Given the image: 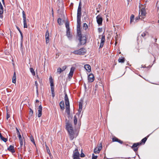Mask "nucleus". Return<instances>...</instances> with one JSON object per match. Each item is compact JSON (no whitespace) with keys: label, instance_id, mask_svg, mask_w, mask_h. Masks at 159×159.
Returning a JSON list of instances; mask_svg holds the SVG:
<instances>
[{"label":"nucleus","instance_id":"nucleus-1","mask_svg":"<svg viewBox=\"0 0 159 159\" xmlns=\"http://www.w3.org/2000/svg\"><path fill=\"white\" fill-rule=\"evenodd\" d=\"M66 129L68 133L70 140H73L78 136V133L73 129L72 125L69 121H67L66 123Z\"/></svg>","mask_w":159,"mask_h":159},{"label":"nucleus","instance_id":"nucleus-2","mask_svg":"<svg viewBox=\"0 0 159 159\" xmlns=\"http://www.w3.org/2000/svg\"><path fill=\"white\" fill-rule=\"evenodd\" d=\"M65 101L66 105V111L67 114L69 115H70V103L67 95L66 93L65 95Z\"/></svg>","mask_w":159,"mask_h":159},{"label":"nucleus","instance_id":"nucleus-3","mask_svg":"<svg viewBox=\"0 0 159 159\" xmlns=\"http://www.w3.org/2000/svg\"><path fill=\"white\" fill-rule=\"evenodd\" d=\"M86 52V50L84 48L74 50L72 53L75 55H84Z\"/></svg>","mask_w":159,"mask_h":159},{"label":"nucleus","instance_id":"nucleus-4","mask_svg":"<svg viewBox=\"0 0 159 159\" xmlns=\"http://www.w3.org/2000/svg\"><path fill=\"white\" fill-rule=\"evenodd\" d=\"M86 37L84 35L79 37L78 40L80 43L78 44V46L85 44L86 42Z\"/></svg>","mask_w":159,"mask_h":159},{"label":"nucleus","instance_id":"nucleus-5","mask_svg":"<svg viewBox=\"0 0 159 159\" xmlns=\"http://www.w3.org/2000/svg\"><path fill=\"white\" fill-rule=\"evenodd\" d=\"M22 17L23 19V23L24 24V28H27L28 25L27 23L29 21V20L26 19V17L24 11H23L22 12Z\"/></svg>","mask_w":159,"mask_h":159},{"label":"nucleus","instance_id":"nucleus-6","mask_svg":"<svg viewBox=\"0 0 159 159\" xmlns=\"http://www.w3.org/2000/svg\"><path fill=\"white\" fill-rule=\"evenodd\" d=\"M146 15L145 9L143 8L141 9L139 12V16L141 17L142 19H143L145 18Z\"/></svg>","mask_w":159,"mask_h":159},{"label":"nucleus","instance_id":"nucleus-7","mask_svg":"<svg viewBox=\"0 0 159 159\" xmlns=\"http://www.w3.org/2000/svg\"><path fill=\"white\" fill-rule=\"evenodd\" d=\"M80 154L78 152V149L77 148H76L73 152V159H80Z\"/></svg>","mask_w":159,"mask_h":159},{"label":"nucleus","instance_id":"nucleus-8","mask_svg":"<svg viewBox=\"0 0 159 159\" xmlns=\"http://www.w3.org/2000/svg\"><path fill=\"white\" fill-rule=\"evenodd\" d=\"M81 2H80L77 10V19H81Z\"/></svg>","mask_w":159,"mask_h":159},{"label":"nucleus","instance_id":"nucleus-9","mask_svg":"<svg viewBox=\"0 0 159 159\" xmlns=\"http://www.w3.org/2000/svg\"><path fill=\"white\" fill-rule=\"evenodd\" d=\"M102 144L100 143L98 146L96 147L94 150V152L95 154L99 153L102 149Z\"/></svg>","mask_w":159,"mask_h":159},{"label":"nucleus","instance_id":"nucleus-10","mask_svg":"<svg viewBox=\"0 0 159 159\" xmlns=\"http://www.w3.org/2000/svg\"><path fill=\"white\" fill-rule=\"evenodd\" d=\"M97 21L99 25H101L102 22V18L99 15L96 17Z\"/></svg>","mask_w":159,"mask_h":159},{"label":"nucleus","instance_id":"nucleus-11","mask_svg":"<svg viewBox=\"0 0 159 159\" xmlns=\"http://www.w3.org/2000/svg\"><path fill=\"white\" fill-rule=\"evenodd\" d=\"M141 144V143H135L133 144L131 148L134 152H136L138 150V148L137 147Z\"/></svg>","mask_w":159,"mask_h":159},{"label":"nucleus","instance_id":"nucleus-12","mask_svg":"<svg viewBox=\"0 0 159 159\" xmlns=\"http://www.w3.org/2000/svg\"><path fill=\"white\" fill-rule=\"evenodd\" d=\"M94 80V77L93 75L92 74H90L88 76V80L89 82H93Z\"/></svg>","mask_w":159,"mask_h":159},{"label":"nucleus","instance_id":"nucleus-13","mask_svg":"<svg viewBox=\"0 0 159 159\" xmlns=\"http://www.w3.org/2000/svg\"><path fill=\"white\" fill-rule=\"evenodd\" d=\"M42 107L41 105H39L38 108L37 116L39 117L41 116L42 115Z\"/></svg>","mask_w":159,"mask_h":159},{"label":"nucleus","instance_id":"nucleus-14","mask_svg":"<svg viewBox=\"0 0 159 159\" xmlns=\"http://www.w3.org/2000/svg\"><path fill=\"white\" fill-rule=\"evenodd\" d=\"M75 69V68L74 67H72L70 69V73L68 75V77L69 78H72Z\"/></svg>","mask_w":159,"mask_h":159},{"label":"nucleus","instance_id":"nucleus-15","mask_svg":"<svg viewBox=\"0 0 159 159\" xmlns=\"http://www.w3.org/2000/svg\"><path fill=\"white\" fill-rule=\"evenodd\" d=\"M112 141L113 142H117L119 143H120L122 144L123 143V142L122 141L119 139H118L116 137H113L112 139Z\"/></svg>","mask_w":159,"mask_h":159},{"label":"nucleus","instance_id":"nucleus-16","mask_svg":"<svg viewBox=\"0 0 159 159\" xmlns=\"http://www.w3.org/2000/svg\"><path fill=\"white\" fill-rule=\"evenodd\" d=\"M7 150L12 153L15 152V150L13 146L10 145L9 147L8 148Z\"/></svg>","mask_w":159,"mask_h":159},{"label":"nucleus","instance_id":"nucleus-17","mask_svg":"<svg viewBox=\"0 0 159 159\" xmlns=\"http://www.w3.org/2000/svg\"><path fill=\"white\" fill-rule=\"evenodd\" d=\"M84 67L86 70L88 72H90L91 71V67L90 66L89 64L85 65Z\"/></svg>","mask_w":159,"mask_h":159},{"label":"nucleus","instance_id":"nucleus-18","mask_svg":"<svg viewBox=\"0 0 159 159\" xmlns=\"http://www.w3.org/2000/svg\"><path fill=\"white\" fill-rule=\"evenodd\" d=\"M60 106L61 108V110H63L65 109L64 107V103L63 101H61L60 103Z\"/></svg>","mask_w":159,"mask_h":159},{"label":"nucleus","instance_id":"nucleus-19","mask_svg":"<svg viewBox=\"0 0 159 159\" xmlns=\"http://www.w3.org/2000/svg\"><path fill=\"white\" fill-rule=\"evenodd\" d=\"M16 75L15 72H14L13 76L12 78V82L13 83H16Z\"/></svg>","mask_w":159,"mask_h":159},{"label":"nucleus","instance_id":"nucleus-20","mask_svg":"<svg viewBox=\"0 0 159 159\" xmlns=\"http://www.w3.org/2000/svg\"><path fill=\"white\" fill-rule=\"evenodd\" d=\"M77 28H80L81 19H77Z\"/></svg>","mask_w":159,"mask_h":159},{"label":"nucleus","instance_id":"nucleus-21","mask_svg":"<svg viewBox=\"0 0 159 159\" xmlns=\"http://www.w3.org/2000/svg\"><path fill=\"white\" fill-rule=\"evenodd\" d=\"M0 139L3 141L5 142H6L7 140V138H4L2 135L0 133Z\"/></svg>","mask_w":159,"mask_h":159},{"label":"nucleus","instance_id":"nucleus-22","mask_svg":"<svg viewBox=\"0 0 159 159\" xmlns=\"http://www.w3.org/2000/svg\"><path fill=\"white\" fill-rule=\"evenodd\" d=\"M66 35L70 39L71 38V36L70 34V30H66Z\"/></svg>","mask_w":159,"mask_h":159},{"label":"nucleus","instance_id":"nucleus-23","mask_svg":"<svg viewBox=\"0 0 159 159\" xmlns=\"http://www.w3.org/2000/svg\"><path fill=\"white\" fill-rule=\"evenodd\" d=\"M57 22L59 25H61L63 23L64 21L60 18H59L57 20Z\"/></svg>","mask_w":159,"mask_h":159},{"label":"nucleus","instance_id":"nucleus-24","mask_svg":"<svg viewBox=\"0 0 159 159\" xmlns=\"http://www.w3.org/2000/svg\"><path fill=\"white\" fill-rule=\"evenodd\" d=\"M77 30L78 36V37L82 36V35L81 34V32L80 30V28H77Z\"/></svg>","mask_w":159,"mask_h":159},{"label":"nucleus","instance_id":"nucleus-25","mask_svg":"<svg viewBox=\"0 0 159 159\" xmlns=\"http://www.w3.org/2000/svg\"><path fill=\"white\" fill-rule=\"evenodd\" d=\"M148 34V33L146 31L143 32L141 34V36L143 38H144Z\"/></svg>","mask_w":159,"mask_h":159},{"label":"nucleus","instance_id":"nucleus-26","mask_svg":"<svg viewBox=\"0 0 159 159\" xmlns=\"http://www.w3.org/2000/svg\"><path fill=\"white\" fill-rule=\"evenodd\" d=\"M3 6L0 2V14H3Z\"/></svg>","mask_w":159,"mask_h":159},{"label":"nucleus","instance_id":"nucleus-27","mask_svg":"<svg viewBox=\"0 0 159 159\" xmlns=\"http://www.w3.org/2000/svg\"><path fill=\"white\" fill-rule=\"evenodd\" d=\"M125 60V58L121 57V58H120L119 59L118 61L119 62L123 63L124 62Z\"/></svg>","mask_w":159,"mask_h":159},{"label":"nucleus","instance_id":"nucleus-28","mask_svg":"<svg viewBox=\"0 0 159 159\" xmlns=\"http://www.w3.org/2000/svg\"><path fill=\"white\" fill-rule=\"evenodd\" d=\"M30 139L31 141L35 145H36L34 139L32 135H31L30 136Z\"/></svg>","mask_w":159,"mask_h":159},{"label":"nucleus","instance_id":"nucleus-29","mask_svg":"<svg viewBox=\"0 0 159 159\" xmlns=\"http://www.w3.org/2000/svg\"><path fill=\"white\" fill-rule=\"evenodd\" d=\"M105 41V36L104 35H102L101 39V43H104Z\"/></svg>","mask_w":159,"mask_h":159},{"label":"nucleus","instance_id":"nucleus-30","mask_svg":"<svg viewBox=\"0 0 159 159\" xmlns=\"http://www.w3.org/2000/svg\"><path fill=\"white\" fill-rule=\"evenodd\" d=\"M51 91L52 94V97L53 98L55 96V92H54V89L52 88L51 89Z\"/></svg>","mask_w":159,"mask_h":159},{"label":"nucleus","instance_id":"nucleus-31","mask_svg":"<svg viewBox=\"0 0 159 159\" xmlns=\"http://www.w3.org/2000/svg\"><path fill=\"white\" fill-rule=\"evenodd\" d=\"M30 72L31 73L32 75L33 76H34L35 75V71H34V70L32 68H30Z\"/></svg>","mask_w":159,"mask_h":159},{"label":"nucleus","instance_id":"nucleus-32","mask_svg":"<svg viewBox=\"0 0 159 159\" xmlns=\"http://www.w3.org/2000/svg\"><path fill=\"white\" fill-rule=\"evenodd\" d=\"M74 125H75L77 124V119L76 116H74Z\"/></svg>","mask_w":159,"mask_h":159},{"label":"nucleus","instance_id":"nucleus-33","mask_svg":"<svg viewBox=\"0 0 159 159\" xmlns=\"http://www.w3.org/2000/svg\"><path fill=\"white\" fill-rule=\"evenodd\" d=\"M134 15H132L130 18V23H131L134 20Z\"/></svg>","mask_w":159,"mask_h":159},{"label":"nucleus","instance_id":"nucleus-34","mask_svg":"<svg viewBox=\"0 0 159 159\" xmlns=\"http://www.w3.org/2000/svg\"><path fill=\"white\" fill-rule=\"evenodd\" d=\"M82 108V103L81 102L79 103V111H81Z\"/></svg>","mask_w":159,"mask_h":159},{"label":"nucleus","instance_id":"nucleus-35","mask_svg":"<svg viewBox=\"0 0 159 159\" xmlns=\"http://www.w3.org/2000/svg\"><path fill=\"white\" fill-rule=\"evenodd\" d=\"M147 137H145L143 139L141 140V142L140 143H143V144H144L145 142H146V140H147Z\"/></svg>","mask_w":159,"mask_h":159},{"label":"nucleus","instance_id":"nucleus-36","mask_svg":"<svg viewBox=\"0 0 159 159\" xmlns=\"http://www.w3.org/2000/svg\"><path fill=\"white\" fill-rule=\"evenodd\" d=\"M83 27L85 30H86L88 28V26L87 24L86 23L84 24Z\"/></svg>","mask_w":159,"mask_h":159},{"label":"nucleus","instance_id":"nucleus-37","mask_svg":"<svg viewBox=\"0 0 159 159\" xmlns=\"http://www.w3.org/2000/svg\"><path fill=\"white\" fill-rule=\"evenodd\" d=\"M62 69L60 68H58L57 70V72L58 73L60 74L62 72Z\"/></svg>","mask_w":159,"mask_h":159},{"label":"nucleus","instance_id":"nucleus-38","mask_svg":"<svg viewBox=\"0 0 159 159\" xmlns=\"http://www.w3.org/2000/svg\"><path fill=\"white\" fill-rule=\"evenodd\" d=\"M45 37V38L49 37V31H48V30H47L46 32Z\"/></svg>","mask_w":159,"mask_h":159},{"label":"nucleus","instance_id":"nucleus-39","mask_svg":"<svg viewBox=\"0 0 159 159\" xmlns=\"http://www.w3.org/2000/svg\"><path fill=\"white\" fill-rule=\"evenodd\" d=\"M66 30H70V28L69 26V23L67 22L66 23Z\"/></svg>","mask_w":159,"mask_h":159},{"label":"nucleus","instance_id":"nucleus-40","mask_svg":"<svg viewBox=\"0 0 159 159\" xmlns=\"http://www.w3.org/2000/svg\"><path fill=\"white\" fill-rule=\"evenodd\" d=\"M46 147L48 153L50 155V152L48 147L47 145L46 146Z\"/></svg>","mask_w":159,"mask_h":159},{"label":"nucleus","instance_id":"nucleus-41","mask_svg":"<svg viewBox=\"0 0 159 159\" xmlns=\"http://www.w3.org/2000/svg\"><path fill=\"white\" fill-rule=\"evenodd\" d=\"M92 155V159H96L97 158L98 156H95L94 154H93Z\"/></svg>","mask_w":159,"mask_h":159},{"label":"nucleus","instance_id":"nucleus-42","mask_svg":"<svg viewBox=\"0 0 159 159\" xmlns=\"http://www.w3.org/2000/svg\"><path fill=\"white\" fill-rule=\"evenodd\" d=\"M46 43H48L49 42V37H46Z\"/></svg>","mask_w":159,"mask_h":159},{"label":"nucleus","instance_id":"nucleus-43","mask_svg":"<svg viewBox=\"0 0 159 159\" xmlns=\"http://www.w3.org/2000/svg\"><path fill=\"white\" fill-rule=\"evenodd\" d=\"M30 115L31 116H32L33 114V111L32 109H30Z\"/></svg>","mask_w":159,"mask_h":159},{"label":"nucleus","instance_id":"nucleus-44","mask_svg":"<svg viewBox=\"0 0 159 159\" xmlns=\"http://www.w3.org/2000/svg\"><path fill=\"white\" fill-rule=\"evenodd\" d=\"M66 68H67V66H63L62 67V69H61L62 71H64V70H65L66 69Z\"/></svg>","mask_w":159,"mask_h":159},{"label":"nucleus","instance_id":"nucleus-45","mask_svg":"<svg viewBox=\"0 0 159 159\" xmlns=\"http://www.w3.org/2000/svg\"><path fill=\"white\" fill-rule=\"evenodd\" d=\"M49 81L50 83H53V80L52 77H50L49 78Z\"/></svg>","mask_w":159,"mask_h":159},{"label":"nucleus","instance_id":"nucleus-46","mask_svg":"<svg viewBox=\"0 0 159 159\" xmlns=\"http://www.w3.org/2000/svg\"><path fill=\"white\" fill-rule=\"evenodd\" d=\"M16 133H17V134L18 135L20 134V132L18 129L17 128H16Z\"/></svg>","mask_w":159,"mask_h":159},{"label":"nucleus","instance_id":"nucleus-47","mask_svg":"<svg viewBox=\"0 0 159 159\" xmlns=\"http://www.w3.org/2000/svg\"><path fill=\"white\" fill-rule=\"evenodd\" d=\"M50 86H51V89L52 88H54L53 83H50Z\"/></svg>","mask_w":159,"mask_h":159},{"label":"nucleus","instance_id":"nucleus-48","mask_svg":"<svg viewBox=\"0 0 159 159\" xmlns=\"http://www.w3.org/2000/svg\"><path fill=\"white\" fill-rule=\"evenodd\" d=\"M139 19H142L141 18V17H140V16H139V17H136L135 19V20L136 21H137V20H138Z\"/></svg>","mask_w":159,"mask_h":159},{"label":"nucleus","instance_id":"nucleus-49","mask_svg":"<svg viewBox=\"0 0 159 159\" xmlns=\"http://www.w3.org/2000/svg\"><path fill=\"white\" fill-rule=\"evenodd\" d=\"M80 157H85V155L82 152L80 154Z\"/></svg>","mask_w":159,"mask_h":159},{"label":"nucleus","instance_id":"nucleus-50","mask_svg":"<svg viewBox=\"0 0 159 159\" xmlns=\"http://www.w3.org/2000/svg\"><path fill=\"white\" fill-rule=\"evenodd\" d=\"M16 28L19 31L20 33H22V32L21 31V30H20V29L19 27H18V26H16Z\"/></svg>","mask_w":159,"mask_h":159},{"label":"nucleus","instance_id":"nucleus-51","mask_svg":"<svg viewBox=\"0 0 159 159\" xmlns=\"http://www.w3.org/2000/svg\"><path fill=\"white\" fill-rule=\"evenodd\" d=\"M35 85L36 87V88L38 89V83L37 81L35 82Z\"/></svg>","mask_w":159,"mask_h":159},{"label":"nucleus","instance_id":"nucleus-52","mask_svg":"<svg viewBox=\"0 0 159 159\" xmlns=\"http://www.w3.org/2000/svg\"><path fill=\"white\" fill-rule=\"evenodd\" d=\"M104 44L102 43H100V44L99 46V48H102Z\"/></svg>","mask_w":159,"mask_h":159},{"label":"nucleus","instance_id":"nucleus-53","mask_svg":"<svg viewBox=\"0 0 159 159\" xmlns=\"http://www.w3.org/2000/svg\"><path fill=\"white\" fill-rule=\"evenodd\" d=\"M20 36H21V42H22V41L23 39V36L22 33H20Z\"/></svg>","mask_w":159,"mask_h":159},{"label":"nucleus","instance_id":"nucleus-54","mask_svg":"<svg viewBox=\"0 0 159 159\" xmlns=\"http://www.w3.org/2000/svg\"><path fill=\"white\" fill-rule=\"evenodd\" d=\"M10 115L8 114H7V120H8V119L10 117Z\"/></svg>","mask_w":159,"mask_h":159},{"label":"nucleus","instance_id":"nucleus-55","mask_svg":"<svg viewBox=\"0 0 159 159\" xmlns=\"http://www.w3.org/2000/svg\"><path fill=\"white\" fill-rule=\"evenodd\" d=\"M20 146L21 147L23 145V141H20Z\"/></svg>","mask_w":159,"mask_h":159},{"label":"nucleus","instance_id":"nucleus-56","mask_svg":"<svg viewBox=\"0 0 159 159\" xmlns=\"http://www.w3.org/2000/svg\"><path fill=\"white\" fill-rule=\"evenodd\" d=\"M3 17V16L2 15V14H0V18L1 19H2Z\"/></svg>","mask_w":159,"mask_h":159},{"label":"nucleus","instance_id":"nucleus-57","mask_svg":"<svg viewBox=\"0 0 159 159\" xmlns=\"http://www.w3.org/2000/svg\"><path fill=\"white\" fill-rule=\"evenodd\" d=\"M102 28H99L98 29V31L99 32H101L102 31Z\"/></svg>","mask_w":159,"mask_h":159},{"label":"nucleus","instance_id":"nucleus-58","mask_svg":"<svg viewBox=\"0 0 159 159\" xmlns=\"http://www.w3.org/2000/svg\"><path fill=\"white\" fill-rule=\"evenodd\" d=\"M19 139L20 140V142L23 141V139H22V138H20V139Z\"/></svg>","mask_w":159,"mask_h":159},{"label":"nucleus","instance_id":"nucleus-59","mask_svg":"<svg viewBox=\"0 0 159 159\" xmlns=\"http://www.w3.org/2000/svg\"><path fill=\"white\" fill-rule=\"evenodd\" d=\"M18 137H19V139L21 138H22L21 135H20V134L19 135H18Z\"/></svg>","mask_w":159,"mask_h":159},{"label":"nucleus","instance_id":"nucleus-60","mask_svg":"<svg viewBox=\"0 0 159 159\" xmlns=\"http://www.w3.org/2000/svg\"><path fill=\"white\" fill-rule=\"evenodd\" d=\"M141 67L143 68H146V67L145 65L143 66V65H142Z\"/></svg>","mask_w":159,"mask_h":159},{"label":"nucleus","instance_id":"nucleus-61","mask_svg":"<svg viewBox=\"0 0 159 159\" xmlns=\"http://www.w3.org/2000/svg\"><path fill=\"white\" fill-rule=\"evenodd\" d=\"M108 15H106V18H108Z\"/></svg>","mask_w":159,"mask_h":159},{"label":"nucleus","instance_id":"nucleus-62","mask_svg":"<svg viewBox=\"0 0 159 159\" xmlns=\"http://www.w3.org/2000/svg\"><path fill=\"white\" fill-rule=\"evenodd\" d=\"M36 102H39V100H36Z\"/></svg>","mask_w":159,"mask_h":159},{"label":"nucleus","instance_id":"nucleus-63","mask_svg":"<svg viewBox=\"0 0 159 159\" xmlns=\"http://www.w3.org/2000/svg\"><path fill=\"white\" fill-rule=\"evenodd\" d=\"M106 19H107V21H108V18H106Z\"/></svg>","mask_w":159,"mask_h":159},{"label":"nucleus","instance_id":"nucleus-64","mask_svg":"<svg viewBox=\"0 0 159 159\" xmlns=\"http://www.w3.org/2000/svg\"><path fill=\"white\" fill-rule=\"evenodd\" d=\"M2 1L3 2V3H4V0H2Z\"/></svg>","mask_w":159,"mask_h":159}]
</instances>
